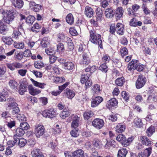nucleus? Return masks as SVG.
Returning a JSON list of instances; mask_svg holds the SVG:
<instances>
[{
	"label": "nucleus",
	"mask_w": 157,
	"mask_h": 157,
	"mask_svg": "<svg viewBox=\"0 0 157 157\" xmlns=\"http://www.w3.org/2000/svg\"><path fill=\"white\" fill-rule=\"evenodd\" d=\"M70 134L71 136L74 137H76L79 135V132L78 128H74L70 132Z\"/></svg>",
	"instance_id": "48"
},
{
	"label": "nucleus",
	"mask_w": 157,
	"mask_h": 157,
	"mask_svg": "<svg viewBox=\"0 0 157 157\" xmlns=\"http://www.w3.org/2000/svg\"><path fill=\"white\" fill-rule=\"evenodd\" d=\"M27 90V86L25 84H21L19 90V92L20 94H23Z\"/></svg>",
	"instance_id": "43"
},
{
	"label": "nucleus",
	"mask_w": 157,
	"mask_h": 157,
	"mask_svg": "<svg viewBox=\"0 0 157 157\" xmlns=\"http://www.w3.org/2000/svg\"><path fill=\"white\" fill-rule=\"evenodd\" d=\"M155 129L154 127L151 125L147 129V135L148 136L150 137L155 132Z\"/></svg>",
	"instance_id": "34"
},
{
	"label": "nucleus",
	"mask_w": 157,
	"mask_h": 157,
	"mask_svg": "<svg viewBox=\"0 0 157 157\" xmlns=\"http://www.w3.org/2000/svg\"><path fill=\"white\" fill-rule=\"evenodd\" d=\"M94 11L92 8L89 6H86L85 9L84 14L89 18L92 17L94 15Z\"/></svg>",
	"instance_id": "18"
},
{
	"label": "nucleus",
	"mask_w": 157,
	"mask_h": 157,
	"mask_svg": "<svg viewBox=\"0 0 157 157\" xmlns=\"http://www.w3.org/2000/svg\"><path fill=\"white\" fill-rule=\"evenodd\" d=\"M30 80L34 86H35L40 88L41 89L44 88L45 86H46V84L43 83L39 82L36 81L34 80L33 78H31Z\"/></svg>",
	"instance_id": "27"
},
{
	"label": "nucleus",
	"mask_w": 157,
	"mask_h": 157,
	"mask_svg": "<svg viewBox=\"0 0 157 157\" xmlns=\"http://www.w3.org/2000/svg\"><path fill=\"white\" fill-rule=\"evenodd\" d=\"M92 143L96 148L99 149L102 146L101 141L98 139H94Z\"/></svg>",
	"instance_id": "28"
},
{
	"label": "nucleus",
	"mask_w": 157,
	"mask_h": 157,
	"mask_svg": "<svg viewBox=\"0 0 157 157\" xmlns=\"http://www.w3.org/2000/svg\"><path fill=\"white\" fill-rule=\"evenodd\" d=\"M35 17L34 16H30L26 18V22L29 24H32L34 21Z\"/></svg>",
	"instance_id": "60"
},
{
	"label": "nucleus",
	"mask_w": 157,
	"mask_h": 157,
	"mask_svg": "<svg viewBox=\"0 0 157 157\" xmlns=\"http://www.w3.org/2000/svg\"><path fill=\"white\" fill-rule=\"evenodd\" d=\"M30 126L29 124L26 122L22 121L19 127L22 128L25 131L27 130L29 128Z\"/></svg>",
	"instance_id": "42"
},
{
	"label": "nucleus",
	"mask_w": 157,
	"mask_h": 157,
	"mask_svg": "<svg viewBox=\"0 0 157 157\" xmlns=\"http://www.w3.org/2000/svg\"><path fill=\"white\" fill-rule=\"evenodd\" d=\"M70 115V112L66 109H64L60 114V117L63 119H65Z\"/></svg>",
	"instance_id": "41"
},
{
	"label": "nucleus",
	"mask_w": 157,
	"mask_h": 157,
	"mask_svg": "<svg viewBox=\"0 0 157 157\" xmlns=\"http://www.w3.org/2000/svg\"><path fill=\"white\" fill-rule=\"evenodd\" d=\"M104 122L102 119L96 118L94 119L92 122V125L95 128L100 129L103 126Z\"/></svg>",
	"instance_id": "7"
},
{
	"label": "nucleus",
	"mask_w": 157,
	"mask_h": 157,
	"mask_svg": "<svg viewBox=\"0 0 157 157\" xmlns=\"http://www.w3.org/2000/svg\"><path fill=\"white\" fill-rule=\"evenodd\" d=\"M18 145L20 147H24L27 143L26 140L23 138H21L20 139L18 138Z\"/></svg>",
	"instance_id": "49"
},
{
	"label": "nucleus",
	"mask_w": 157,
	"mask_h": 157,
	"mask_svg": "<svg viewBox=\"0 0 157 157\" xmlns=\"http://www.w3.org/2000/svg\"><path fill=\"white\" fill-rule=\"evenodd\" d=\"M90 40L95 44H98L100 48H102V40L101 35L97 33L95 31L91 30L90 31Z\"/></svg>",
	"instance_id": "1"
},
{
	"label": "nucleus",
	"mask_w": 157,
	"mask_h": 157,
	"mask_svg": "<svg viewBox=\"0 0 157 157\" xmlns=\"http://www.w3.org/2000/svg\"><path fill=\"white\" fill-rule=\"evenodd\" d=\"M65 68L68 70H71L73 69L74 67V63L71 62H66L64 63Z\"/></svg>",
	"instance_id": "36"
},
{
	"label": "nucleus",
	"mask_w": 157,
	"mask_h": 157,
	"mask_svg": "<svg viewBox=\"0 0 157 157\" xmlns=\"http://www.w3.org/2000/svg\"><path fill=\"white\" fill-rule=\"evenodd\" d=\"M135 66L136 69L139 71H142L144 68V65L139 63V62L138 60H137L136 65Z\"/></svg>",
	"instance_id": "61"
},
{
	"label": "nucleus",
	"mask_w": 157,
	"mask_h": 157,
	"mask_svg": "<svg viewBox=\"0 0 157 157\" xmlns=\"http://www.w3.org/2000/svg\"><path fill=\"white\" fill-rule=\"evenodd\" d=\"M101 59L104 63L107 64L110 61L111 58L108 55L105 54L102 56Z\"/></svg>",
	"instance_id": "46"
},
{
	"label": "nucleus",
	"mask_w": 157,
	"mask_h": 157,
	"mask_svg": "<svg viewBox=\"0 0 157 157\" xmlns=\"http://www.w3.org/2000/svg\"><path fill=\"white\" fill-rule=\"evenodd\" d=\"M41 28L40 26L37 23H35L31 28L32 30L35 32H39Z\"/></svg>",
	"instance_id": "51"
},
{
	"label": "nucleus",
	"mask_w": 157,
	"mask_h": 157,
	"mask_svg": "<svg viewBox=\"0 0 157 157\" xmlns=\"http://www.w3.org/2000/svg\"><path fill=\"white\" fill-rule=\"evenodd\" d=\"M152 150L151 147H149L145 149L143 152H140L138 155L139 157H148L151 155Z\"/></svg>",
	"instance_id": "14"
},
{
	"label": "nucleus",
	"mask_w": 157,
	"mask_h": 157,
	"mask_svg": "<svg viewBox=\"0 0 157 157\" xmlns=\"http://www.w3.org/2000/svg\"><path fill=\"white\" fill-rule=\"evenodd\" d=\"M82 57V58L81 61V64L88 65L90 62L89 52H87L84 51L83 52Z\"/></svg>",
	"instance_id": "10"
},
{
	"label": "nucleus",
	"mask_w": 157,
	"mask_h": 157,
	"mask_svg": "<svg viewBox=\"0 0 157 157\" xmlns=\"http://www.w3.org/2000/svg\"><path fill=\"white\" fill-rule=\"evenodd\" d=\"M103 101V98L100 96H97L93 98L91 101V106L95 107L99 105Z\"/></svg>",
	"instance_id": "11"
},
{
	"label": "nucleus",
	"mask_w": 157,
	"mask_h": 157,
	"mask_svg": "<svg viewBox=\"0 0 157 157\" xmlns=\"http://www.w3.org/2000/svg\"><path fill=\"white\" fill-rule=\"evenodd\" d=\"M66 93L67 97L70 99H71L75 95V92L70 89H66Z\"/></svg>",
	"instance_id": "30"
},
{
	"label": "nucleus",
	"mask_w": 157,
	"mask_h": 157,
	"mask_svg": "<svg viewBox=\"0 0 157 157\" xmlns=\"http://www.w3.org/2000/svg\"><path fill=\"white\" fill-rule=\"evenodd\" d=\"M128 153V151L126 148H122L118 151L117 157H126Z\"/></svg>",
	"instance_id": "23"
},
{
	"label": "nucleus",
	"mask_w": 157,
	"mask_h": 157,
	"mask_svg": "<svg viewBox=\"0 0 157 157\" xmlns=\"http://www.w3.org/2000/svg\"><path fill=\"white\" fill-rule=\"evenodd\" d=\"M34 66L36 68L40 69L44 66V63L41 61L39 60L35 62L34 64Z\"/></svg>",
	"instance_id": "50"
},
{
	"label": "nucleus",
	"mask_w": 157,
	"mask_h": 157,
	"mask_svg": "<svg viewBox=\"0 0 157 157\" xmlns=\"http://www.w3.org/2000/svg\"><path fill=\"white\" fill-rule=\"evenodd\" d=\"M133 123L135 127L136 128H141L144 125L141 119L138 117H136L134 119Z\"/></svg>",
	"instance_id": "25"
},
{
	"label": "nucleus",
	"mask_w": 157,
	"mask_h": 157,
	"mask_svg": "<svg viewBox=\"0 0 157 157\" xmlns=\"http://www.w3.org/2000/svg\"><path fill=\"white\" fill-rule=\"evenodd\" d=\"M48 40V39L47 37H44L43 38L40 43L41 46L42 47L46 48L47 47V45L49 44L48 41H47Z\"/></svg>",
	"instance_id": "55"
},
{
	"label": "nucleus",
	"mask_w": 157,
	"mask_h": 157,
	"mask_svg": "<svg viewBox=\"0 0 157 157\" xmlns=\"http://www.w3.org/2000/svg\"><path fill=\"white\" fill-rule=\"evenodd\" d=\"M11 1L13 6L18 9L21 8L24 4L22 0H11Z\"/></svg>",
	"instance_id": "19"
},
{
	"label": "nucleus",
	"mask_w": 157,
	"mask_h": 157,
	"mask_svg": "<svg viewBox=\"0 0 157 157\" xmlns=\"http://www.w3.org/2000/svg\"><path fill=\"white\" fill-rule=\"evenodd\" d=\"M105 12V16L107 18H111L114 16L113 10L111 8L106 9Z\"/></svg>",
	"instance_id": "24"
},
{
	"label": "nucleus",
	"mask_w": 157,
	"mask_h": 157,
	"mask_svg": "<svg viewBox=\"0 0 157 157\" xmlns=\"http://www.w3.org/2000/svg\"><path fill=\"white\" fill-rule=\"evenodd\" d=\"M28 90L29 93L33 95H37L41 92L40 90L35 88L32 85H30L28 86Z\"/></svg>",
	"instance_id": "15"
},
{
	"label": "nucleus",
	"mask_w": 157,
	"mask_h": 157,
	"mask_svg": "<svg viewBox=\"0 0 157 157\" xmlns=\"http://www.w3.org/2000/svg\"><path fill=\"white\" fill-rule=\"evenodd\" d=\"M97 20H101L103 15V11L100 8H97L96 10Z\"/></svg>",
	"instance_id": "31"
},
{
	"label": "nucleus",
	"mask_w": 157,
	"mask_h": 157,
	"mask_svg": "<svg viewBox=\"0 0 157 157\" xmlns=\"http://www.w3.org/2000/svg\"><path fill=\"white\" fill-rule=\"evenodd\" d=\"M14 47L18 49H23L24 47V44L23 42H14Z\"/></svg>",
	"instance_id": "52"
},
{
	"label": "nucleus",
	"mask_w": 157,
	"mask_h": 157,
	"mask_svg": "<svg viewBox=\"0 0 157 157\" xmlns=\"http://www.w3.org/2000/svg\"><path fill=\"white\" fill-rule=\"evenodd\" d=\"M134 139L133 136H131L127 139L125 136L123 134H120L116 138V140L120 142L123 146L125 147L130 145Z\"/></svg>",
	"instance_id": "2"
},
{
	"label": "nucleus",
	"mask_w": 157,
	"mask_h": 157,
	"mask_svg": "<svg viewBox=\"0 0 157 157\" xmlns=\"http://www.w3.org/2000/svg\"><path fill=\"white\" fill-rule=\"evenodd\" d=\"M120 52L121 56L122 58H123L128 53V49L125 47H124L121 49Z\"/></svg>",
	"instance_id": "58"
},
{
	"label": "nucleus",
	"mask_w": 157,
	"mask_h": 157,
	"mask_svg": "<svg viewBox=\"0 0 157 157\" xmlns=\"http://www.w3.org/2000/svg\"><path fill=\"white\" fill-rule=\"evenodd\" d=\"M90 75L86 73H83L81 75V82L82 83H84L88 80H89Z\"/></svg>",
	"instance_id": "33"
},
{
	"label": "nucleus",
	"mask_w": 157,
	"mask_h": 157,
	"mask_svg": "<svg viewBox=\"0 0 157 157\" xmlns=\"http://www.w3.org/2000/svg\"><path fill=\"white\" fill-rule=\"evenodd\" d=\"M57 115V112L54 109H50L47 110H45L42 113L43 117L51 118L55 117Z\"/></svg>",
	"instance_id": "6"
},
{
	"label": "nucleus",
	"mask_w": 157,
	"mask_h": 157,
	"mask_svg": "<svg viewBox=\"0 0 157 157\" xmlns=\"http://www.w3.org/2000/svg\"><path fill=\"white\" fill-rule=\"evenodd\" d=\"M99 69L102 72L106 73L108 71V67L106 64L103 63L99 67Z\"/></svg>",
	"instance_id": "57"
},
{
	"label": "nucleus",
	"mask_w": 157,
	"mask_h": 157,
	"mask_svg": "<svg viewBox=\"0 0 157 157\" xmlns=\"http://www.w3.org/2000/svg\"><path fill=\"white\" fill-rule=\"evenodd\" d=\"M5 122L6 124V125L9 128H11L13 127L15 125V121L13 119L10 118V119L7 120H5Z\"/></svg>",
	"instance_id": "29"
},
{
	"label": "nucleus",
	"mask_w": 157,
	"mask_h": 157,
	"mask_svg": "<svg viewBox=\"0 0 157 157\" xmlns=\"http://www.w3.org/2000/svg\"><path fill=\"white\" fill-rule=\"evenodd\" d=\"M13 139V140H9L7 142V144L9 147H12L15 145V144L17 143L18 139H16V140H15L14 138Z\"/></svg>",
	"instance_id": "47"
},
{
	"label": "nucleus",
	"mask_w": 157,
	"mask_h": 157,
	"mask_svg": "<svg viewBox=\"0 0 157 157\" xmlns=\"http://www.w3.org/2000/svg\"><path fill=\"white\" fill-rule=\"evenodd\" d=\"M65 39V36L62 33H59L57 35V40L58 42L63 41Z\"/></svg>",
	"instance_id": "62"
},
{
	"label": "nucleus",
	"mask_w": 157,
	"mask_h": 157,
	"mask_svg": "<svg viewBox=\"0 0 157 157\" xmlns=\"http://www.w3.org/2000/svg\"><path fill=\"white\" fill-rule=\"evenodd\" d=\"M74 49V45L71 40H70L68 43L67 51H71Z\"/></svg>",
	"instance_id": "59"
},
{
	"label": "nucleus",
	"mask_w": 157,
	"mask_h": 157,
	"mask_svg": "<svg viewBox=\"0 0 157 157\" xmlns=\"http://www.w3.org/2000/svg\"><path fill=\"white\" fill-rule=\"evenodd\" d=\"M7 26L4 25L3 22L0 21V30L3 32L6 31L7 30Z\"/></svg>",
	"instance_id": "64"
},
{
	"label": "nucleus",
	"mask_w": 157,
	"mask_h": 157,
	"mask_svg": "<svg viewBox=\"0 0 157 157\" xmlns=\"http://www.w3.org/2000/svg\"><path fill=\"white\" fill-rule=\"evenodd\" d=\"M25 133V131L19 127L16 130L15 134L14 135L13 137L15 140H16V139H18L17 136H22Z\"/></svg>",
	"instance_id": "20"
},
{
	"label": "nucleus",
	"mask_w": 157,
	"mask_h": 157,
	"mask_svg": "<svg viewBox=\"0 0 157 157\" xmlns=\"http://www.w3.org/2000/svg\"><path fill=\"white\" fill-rule=\"evenodd\" d=\"M94 115L93 112L91 111H88L85 112L83 116L85 120H88Z\"/></svg>",
	"instance_id": "35"
},
{
	"label": "nucleus",
	"mask_w": 157,
	"mask_h": 157,
	"mask_svg": "<svg viewBox=\"0 0 157 157\" xmlns=\"http://www.w3.org/2000/svg\"><path fill=\"white\" fill-rule=\"evenodd\" d=\"M42 154L41 151L39 149H33L31 152V155L33 157H36L39 155Z\"/></svg>",
	"instance_id": "44"
},
{
	"label": "nucleus",
	"mask_w": 157,
	"mask_h": 157,
	"mask_svg": "<svg viewBox=\"0 0 157 157\" xmlns=\"http://www.w3.org/2000/svg\"><path fill=\"white\" fill-rule=\"evenodd\" d=\"M25 25V23L20 22L17 26V29H16L22 33H25L24 29Z\"/></svg>",
	"instance_id": "53"
},
{
	"label": "nucleus",
	"mask_w": 157,
	"mask_h": 157,
	"mask_svg": "<svg viewBox=\"0 0 157 157\" xmlns=\"http://www.w3.org/2000/svg\"><path fill=\"white\" fill-rule=\"evenodd\" d=\"M11 109V114L14 117H16L20 114V110L18 107H16Z\"/></svg>",
	"instance_id": "45"
},
{
	"label": "nucleus",
	"mask_w": 157,
	"mask_h": 157,
	"mask_svg": "<svg viewBox=\"0 0 157 157\" xmlns=\"http://www.w3.org/2000/svg\"><path fill=\"white\" fill-rule=\"evenodd\" d=\"M7 67L11 71L15 70V68H19L22 67L21 64L17 62L12 63H7L6 64Z\"/></svg>",
	"instance_id": "13"
},
{
	"label": "nucleus",
	"mask_w": 157,
	"mask_h": 157,
	"mask_svg": "<svg viewBox=\"0 0 157 157\" xmlns=\"http://www.w3.org/2000/svg\"><path fill=\"white\" fill-rule=\"evenodd\" d=\"M80 115L78 116L76 115L73 114L69 118V119L70 118V119H72L73 120L72 121L79 122L80 119Z\"/></svg>",
	"instance_id": "56"
},
{
	"label": "nucleus",
	"mask_w": 157,
	"mask_h": 157,
	"mask_svg": "<svg viewBox=\"0 0 157 157\" xmlns=\"http://www.w3.org/2000/svg\"><path fill=\"white\" fill-rule=\"evenodd\" d=\"M137 60L132 59L128 64L127 72L129 73H133L134 71L136 69V65Z\"/></svg>",
	"instance_id": "8"
},
{
	"label": "nucleus",
	"mask_w": 157,
	"mask_h": 157,
	"mask_svg": "<svg viewBox=\"0 0 157 157\" xmlns=\"http://www.w3.org/2000/svg\"><path fill=\"white\" fill-rule=\"evenodd\" d=\"M124 12L122 7H118L117 8L114 13V16L117 20H119L122 17Z\"/></svg>",
	"instance_id": "12"
},
{
	"label": "nucleus",
	"mask_w": 157,
	"mask_h": 157,
	"mask_svg": "<svg viewBox=\"0 0 157 157\" xmlns=\"http://www.w3.org/2000/svg\"><path fill=\"white\" fill-rule=\"evenodd\" d=\"M35 134L36 137H40L44 134L45 128L42 125L36 124L35 126Z\"/></svg>",
	"instance_id": "5"
},
{
	"label": "nucleus",
	"mask_w": 157,
	"mask_h": 157,
	"mask_svg": "<svg viewBox=\"0 0 157 157\" xmlns=\"http://www.w3.org/2000/svg\"><path fill=\"white\" fill-rule=\"evenodd\" d=\"M13 11V10H9L6 13H3V20L5 23L10 24L12 22L14 18Z\"/></svg>",
	"instance_id": "3"
},
{
	"label": "nucleus",
	"mask_w": 157,
	"mask_h": 157,
	"mask_svg": "<svg viewBox=\"0 0 157 157\" xmlns=\"http://www.w3.org/2000/svg\"><path fill=\"white\" fill-rule=\"evenodd\" d=\"M108 102V104H109L111 106H115L117 105L118 104L117 101L115 98L111 99Z\"/></svg>",
	"instance_id": "54"
},
{
	"label": "nucleus",
	"mask_w": 157,
	"mask_h": 157,
	"mask_svg": "<svg viewBox=\"0 0 157 157\" xmlns=\"http://www.w3.org/2000/svg\"><path fill=\"white\" fill-rule=\"evenodd\" d=\"M2 40L5 44L8 45H11L13 42V40L11 37L6 36L2 37Z\"/></svg>",
	"instance_id": "21"
},
{
	"label": "nucleus",
	"mask_w": 157,
	"mask_h": 157,
	"mask_svg": "<svg viewBox=\"0 0 157 157\" xmlns=\"http://www.w3.org/2000/svg\"><path fill=\"white\" fill-rule=\"evenodd\" d=\"M109 0H104L101 3V5L102 7L104 8H105L109 5L108 2H110Z\"/></svg>",
	"instance_id": "63"
},
{
	"label": "nucleus",
	"mask_w": 157,
	"mask_h": 157,
	"mask_svg": "<svg viewBox=\"0 0 157 157\" xmlns=\"http://www.w3.org/2000/svg\"><path fill=\"white\" fill-rule=\"evenodd\" d=\"M146 81L147 79L143 75H139L136 82V88L138 89L142 88L144 86Z\"/></svg>",
	"instance_id": "4"
},
{
	"label": "nucleus",
	"mask_w": 157,
	"mask_h": 157,
	"mask_svg": "<svg viewBox=\"0 0 157 157\" xmlns=\"http://www.w3.org/2000/svg\"><path fill=\"white\" fill-rule=\"evenodd\" d=\"M9 84L10 88L16 90L18 86V84L14 80H11L9 81Z\"/></svg>",
	"instance_id": "32"
},
{
	"label": "nucleus",
	"mask_w": 157,
	"mask_h": 157,
	"mask_svg": "<svg viewBox=\"0 0 157 157\" xmlns=\"http://www.w3.org/2000/svg\"><path fill=\"white\" fill-rule=\"evenodd\" d=\"M73 157H84V152L82 149L77 150L72 153Z\"/></svg>",
	"instance_id": "26"
},
{
	"label": "nucleus",
	"mask_w": 157,
	"mask_h": 157,
	"mask_svg": "<svg viewBox=\"0 0 157 157\" xmlns=\"http://www.w3.org/2000/svg\"><path fill=\"white\" fill-rule=\"evenodd\" d=\"M140 140L142 144L148 146H150L151 144V141L145 136H142L140 137Z\"/></svg>",
	"instance_id": "17"
},
{
	"label": "nucleus",
	"mask_w": 157,
	"mask_h": 157,
	"mask_svg": "<svg viewBox=\"0 0 157 157\" xmlns=\"http://www.w3.org/2000/svg\"><path fill=\"white\" fill-rule=\"evenodd\" d=\"M116 32L120 35H122L124 33V25L121 23H118L116 25Z\"/></svg>",
	"instance_id": "16"
},
{
	"label": "nucleus",
	"mask_w": 157,
	"mask_h": 157,
	"mask_svg": "<svg viewBox=\"0 0 157 157\" xmlns=\"http://www.w3.org/2000/svg\"><path fill=\"white\" fill-rule=\"evenodd\" d=\"M125 82V79L123 77L117 78L115 81V83L119 86H122Z\"/></svg>",
	"instance_id": "40"
},
{
	"label": "nucleus",
	"mask_w": 157,
	"mask_h": 157,
	"mask_svg": "<svg viewBox=\"0 0 157 157\" xmlns=\"http://www.w3.org/2000/svg\"><path fill=\"white\" fill-rule=\"evenodd\" d=\"M126 126L124 124L120 123L117 124L115 128L116 131L118 133H122L125 129Z\"/></svg>",
	"instance_id": "22"
},
{
	"label": "nucleus",
	"mask_w": 157,
	"mask_h": 157,
	"mask_svg": "<svg viewBox=\"0 0 157 157\" xmlns=\"http://www.w3.org/2000/svg\"><path fill=\"white\" fill-rule=\"evenodd\" d=\"M22 33L16 29H14L12 34V37L15 39H17Z\"/></svg>",
	"instance_id": "39"
},
{
	"label": "nucleus",
	"mask_w": 157,
	"mask_h": 157,
	"mask_svg": "<svg viewBox=\"0 0 157 157\" xmlns=\"http://www.w3.org/2000/svg\"><path fill=\"white\" fill-rule=\"evenodd\" d=\"M92 90L94 94L99 93L101 90L100 86L98 84L94 85L92 87Z\"/></svg>",
	"instance_id": "38"
},
{
	"label": "nucleus",
	"mask_w": 157,
	"mask_h": 157,
	"mask_svg": "<svg viewBox=\"0 0 157 157\" xmlns=\"http://www.w3.org/2000/svg\"><path fill=\"white\" fill-rule=\"evenodd\" d=\"M67 22L70 25L72 24L74 22V18L72 14L69 13L66 17Z\"/></svg>",
	"instance_id": "37"
},
{
	"label": "nucleus",
	"mask_w": 157,
	"mask_h": 157,
	"mask_svg": "<svg viewBox=\"0 0 157 157\" xmlns=\"http://www.w3.org/2000/svg\"><path fill=\"white\" fill-rule=\"evenodd\" d=\"M29 8L33 11L35 12H38L41 9V5L36 4L33 1H29Z\"/></svg>",
	"instance_id": "9"
}]
</instances>
